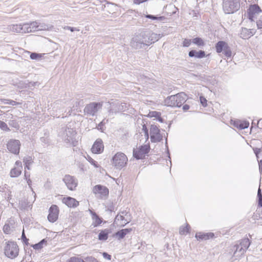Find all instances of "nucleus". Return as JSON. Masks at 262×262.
I'll list each match as a JSON object with an SVG mask.
<instances>
[{
	"instance_id": "35",
	"label": "nucleus",
	"mask_w": 262,
	"mask_h": 262,
	"mask_svg": "<svg viewBox=\"0 0 262 262\" xmlns=\"http://www.w3.org/2000/svg\"><path fill=\"white\" fill-rule=\"evenodd\" d=\"M192 42L198 46H203L205 45L203 40L200 37H196L192 40Z\"/></svg>"
},
{
	"instance_id": "49",
	"label": "nucleus",
	"mask_w": 262,
	"mask_h": 262,
	"mask_svg": "<svg viewBox=\"0 0 262 262\" xmlns=\"http://www.w3.org/2000/svg\"><path fill=\"white\" fill-rule=\"evenodd\" d=\"M21 238L23 240V241L24 242V243L26 245H28L29 239L26 237V236L25 234V233H24V230H23V232H22Z\"/></svg>"
},
{
	"instance_id": "46",
	"label": "nucleus",
	"mask_w": 262,
	"mask_h": 262,
	"mask_svg": "<svg viewBox=\"0 0 262 262\" xmlns=\"http://www.w3.org/2000/svg\"><path fill=\"white\" fill-rule=\"evenodd\" d=\"M85 262H98V261L92 256H88L85 258Z\"/></svg>"
},
{
	"instance_id": "23",
	"label": "nucleus",
	"mask_w": 262,
	"mask_h": 262,
	"mask_svg": "<svg viewBox=\"0 0 262 262\" xmlns=\"http://www.w3.org/2000/svg\"><path fill=\"white\" fill-rule=\"evenodd\" d=\"M195 237L198 240H207L214 236V234L212 232L209 233H203V232H197L195 234Z\"/></svg>"
},
{
	"instance_id": "27",
	"label": "nucleus",
	"mask_w": 262,
	"mask_h": 262,
	"mask_svg": "<svg viewBox=\"0 0 262 262\" xmlns=\"http://www.w3.org/2000/svg\"><path fill=\"white\" fill-rule=\"evenodd\" d=\"M227 45V43L223 41H220L217 42L215 46L216 52L219 53H221Z\"/></svg>"
},
{
	"instance_id": "42",
	"label": "nucleus",
	"mask_w": 262,
	"mask_h": 262,
	"mask_svg": "<svg viewBox=\"0 0 262 262\" xmlns=\"http://www.w3.org/2000/svg\"><path fill=\"white\" fill-rule=\"evenodd\" d=\"M249 123L248 121H241L240 129L247 128L249 127Z\"/></svg>"
},
{
	"instance_id": "45",
	"label": "nucleus",
	"mask_w": 262,
	"mask_h": 262,
	"mask_svg": "<svg viewBox=\"0 0 262 262\" xmlns=\"http://www.w3.org/2000/svg\"><path fill=\"white\" fill-rule=\"evenodd\" d=\"M191 42L192 40L189 39H185L183 42V46L185 47H188L191 45Z\"/></svg>"
},
{
	"instance_id": "36",
	"label": "nucleus",
	"mask_w": 262,
	"mask_h": 262,
	"mask_svg": "<svg viewBox=\"0 0 262 262\" xmlns=\"http://www.w3.org/2000/svg\"><path fill=\"white\" fill-rule=\"evenodd\" d=\"M33 162V159L30 156H26L23 159V162L25 165H31Z\"/></svg>"
},
{
	"instance_id": "30",
	"label": "nucleus",
	"mask_w": 262,
	"mask_h": 262,
	"mask_svg": "<svg viewBox=\"0 0 262 262\" xmlns=\"http://www.w3.org/2000/svg\"><path fill=\"white\" fill-rule=\"evenodd\" d=\"M149 33V41L151 42V44L154 43L155 42L158 41L160 38V35L157 34L156 33L151 32L150 31H148Z\"/></svg>"
},
{
	"instance_id": "19",
	"label": "nucleus",
	"mask_w": 262,
	"mask_h": 262,
	"mask_svg": "<svg viewBox=\"0 0 262 262\" xmlns=\"http://www.w3.org/2000/svg\"><path fill=\"white\" fill-rule=\"evenodd\" d=\"M255 33L253 29H248L246 28H242L240 31V37L244 39H248Z\"/></svg>"
},
{
	"instance_id": "22",
	"label": "nucleus",
	"mask_w": 262,
	"mask_h": 262,
	"mask_svg": "<svg viewBox=\"0 0 262 262\" xmlns=\"http://www.w3.org/2000/svg\"><path fill=\"white\" fill-rule=\"evenodd\" d=\"M90 212L92 215V219L93 220L92 225L95 227H97L101 224L102 222V219L100 217L96 212L90 210Z\"/></svg>"
},
{
	"instance_id": "12",
	"label": "nucleus",
	"mask_w": 262,
	"mask_h": 262,
	"mask_svg": "<svg viewBox=\"0 0 262 262\" xmlns=\"http://www.w3.org/2000/svg\"><path fill=\"white\" fill-rule=\"evenodd\" d=\"M150 149L149 145H144L140 146L139 148L134 149L133 156L137 159H143Z\"/></svg>"
},
{
	"instance_id": "57",
	"label": "nucleus",
	"mask_w": 262,
	"mask_h": 262,
	"mask_svg": "<svg viewBox=\"0 0 262 262\" xmlns=\"http://www.w3.org/2000/svg\"><path fill=\"white\" fill-rule=\"evenodd\" d=\"M258 164H259V170L260 171V173L262 174V160H261L259 162Z\"/></svg>"
},
{
	"instance_id": "29",
	"label": "nucleus",
	"mask_w": 262,
	"mask_h": 262,
	"mask_svg": "<svg viewBox=\"0 0 262 262\" xmlns=\"http://www.w3.org/2000/svg\"><path fill=\"white\" fill-rule=\"evenodd\" d=\"M109 233L110 231L108 229L102 230L98 235V239L100 241H106L108 238Z\"/></svg>"
},
{
	"instance_id": "52",
	"label": "nucleus",
	"mask_w": 262,
	"mask_h": 262,
	"mask_svg": "<svg viewBox=\"0 0 262 262\" xmlns=\"http://www.w3.org/2000/svg\"><path fill=\"white\" fill-rule=\"evenodd\" d=\"M241 121L240 120L234 121L233 125L237 128L240 129Z\"/></svg>"
},
{
	"instance_id": "25",
	"label": "nucleus",
	"mask_w": 262,
	"mask_h": 262,
	"mask_svg": "<svg viewBox=\"0 0 262 262\" xmlns=\"http://www.w3.org/2000/svg\"><path fill=\"white\" fill-rule=\"evenodd\" d=\"M132 230V229L131 228L123 229L115 233L114 236L118 238V239L120 240L123 238L125 237V236L129 232H130Z\"/></svg>"
},
{
	"instance_id": "13",
	"label": "nucleus",
	"mask_w": 262,
	"mask_h": 262,
	"mask_svg": "<svg viewBox=\"0 0 262 262\" xmlns=\"http://www.w3.org/2000/svg\"><path fill=\"white\" fill-rule=\"evenodd\" d=\"M130 45L133 48L138 49L143 48L145 46H149V42H147L146 40H144V42L139 34L133 37L130 42Z\"/></svg>"
},
{
	"instance_id": "18",
	"label": "nucleus",
	"mask_w": 262,
	"mask_h": 262,
	"mask_svg": "<svg viewBox=\"0 0 262 262\" xmlns=\"http://www.w3.org/2000/svg\"><path fill=\"white\" fill-rule=\"evenodd\" d=\"M104 146L101 139H98L94 142L91 150L94 154H100L103 151Z\"/></svg>"
},
{
	"instance_id": "62",
	"label": "nucleus",
	"mask_w": 262,
	"mask_h": 262,
	"mask_svg": "<svg viewBox=\"0 0 262 262\" xmlns=\"http://www.w3.org/2000/svg\"><path fill=\"white\" fill-rule=\"evenodd\" d=\"M25 165V169H28V170H30V166L31 165Z\"/></svg>"
},
{
	"instance_id": "6",
	"label": "nucleus",
	"mask_w": 262,
	"mask_h": 262,
	"mask_svg": "<svg viewBox=\"0 0 262 262\" xmlns=\"http://www.w3.org/2000/svg\"><path fill=\"white\" fill-rule=\"evenodd\" d=\"M126 108V103H121L118 100L107 102V109L110 116L117 114L119 112H124Z\"/></svg>"
},
{
	"instance_id": "39",
	"label": "nucleus",
	"mask_w": 262,
	"mask_h": 262,
	"mask_svg": "<svg viewBox=\"0 0 262 262\" xmlns=\"http://www.w3.org/2000/svg\"><path fill=\"white\" fill-rule=\"evenodd\" d=\"M224 54L225 55L228 57H230L231 56V51L227 45L226 47L225 48V49L223 50Z\"/></svg>"
},
{
	"instance_id": "33",
	"label": "nucleus",
	"mask_w": 262,
	"mask_h": 262,
	"mask_svg": "<svg viewBox=\"0 0 262 262\" xmlns=\"http://www.w3.org/2000/svg\"><path fill=\"white\" fill-rule=\"evenodd\" d=\"M140 36L142 37V40L144 42L146 40L147 42H149V46L151 45V42L149 41V33L148 31L142 32L140 33Z\"/></svg>"
},
{
	"instance_id": "26",
	"label": "nucleus",
	"mask_w": 262,
	"mask_h": 262,
	"mask_svg": "<svg viewBox=\"0 0 262 262\" xmlns=\"http://www.w3.org/2000/svg\"><path fill=\"white\" fill-rule=\"evenodd\" d=\"M189 56L190 57H196L198 58H202L205 56V53L204 51L200 50L196 51L195 50H191L188 53Z\"/></svg>"
},
{
	"instance_id": "48",
	"label": "nucleus",
	"mask_w": 262,
	"mask_h": 262,
	"mask_svg": "<svg viewBox=\"0 0 262 262\" xmlns=\"http://www.w3.org/2000/svg\"><path fill=\"white\" fill-rule=\"evenodd\" d=\"M88 161L95 167H98L99 166L98 164H97V162L95 161L94 159H93L92 158L89 157Z\"/></svg>"
},
{
	"instance_id": "2",
	"label": "nucleus",
	"mask_w": 262,
	"mask_h": 262,
	"mask_svg": "<svg viewBox=\"0 0 262 262\" xmlns=\"http://www.w3.org/2000/svg\"><path fill=\"white\" fill-rule=\"evenodd\" d=\"M250 244L248 238H244L239 241L238 243L235 245L232 249V251L233 252V256L235 259L239 258L244 254Z\"/></svg>"
},
{
	"instance_id": "20",
	"label": "nucleus",
	"mask_w": 262,
	"mask_h": 262,
	"mask_svg": "<svg viewBox=\"0 0 262 262\" xmlns=\"http://www.w3.org/2000/svg\"><path fill=\"white\" fill-rule=\"evenodd\" d=\"M38 22L33 21L31 23L24 24V29L26 33H29L31 32H35L38 31Z\"/></svg>"
},
{
	"instance_id": "16",
	"label": "nucleus",
	"mask_w": 262,
	"mask_h": 262,
	"mask_svg": "<svg viewBox=\"0 0 262 262\" xmlns=\"http://www.w3.org/2000/svg\"><path fill=\"white\" fill-rule=\"evenodd\" d=\"M93 192L95 194H99L101 198L108 194V189L105 186L97 185L93 187Z\"/></svg>"
},
{
	"instance_id": "47",
	"label": "nucleus",
	"mask_w": 262,
	"mask_h": 262,
	"mask_svg": "<svg viewBox=\"0 0 262 262\" xmlns=\"http://www.w3.org/2000/svg\"><path fill=\"white\" fill-rule=\"evenodd\" d=\"M200 102L203 106H206L207 105V100L203 96L200 97Z\"/></svg>"
},
{
	"instance_id": "21",
	"label": "nucleus",
	"mask_w": 262,
	"mask_h": 262,
	"mask_svg": "<svg viewBox=\"0 0 262 262\" xmlns=\"http://www.w3.org/2000/svg\"><path fill=\"white\" fill-rule=\"evenodd\" d=\"M62 203L69 207H76L79 205V202H78L75 199L70 196L63 198L62 199Z\"/></svg>"
},
{
	"instance_id": "60",
	"label": "nucleus",
	"mask_w": 262,
	"mask_h": 262,
	"mask_svg": "<svg viewBox=\"0 0 262 262\" xmlns=\"http://www.w3.org/2000/svg\"><path fill=\"white\" fill-rule=\"evenodd\" d=\"M257 195H258V198L260 197V196L262 195L261 194V191H260V189H259L258 190Z\"/></svg>"
},
{
	"instance_id": "50",
	"label": "nucleus",
	"mask_w": 262,
	"mask_h": 262,
	"mask_svg": "<svg viewBox=\"0 0 262 262\" xmlns=\"http://www.w3.org/2000/svg\"><path fill=\"white\" fill-rule=\"evenodd\" d=\"M4 101H9V102H5V104H10L12 105H15L18 104L17 102H16V101H15L14 100H9V99H5Z\"/></svg>"
},
{
	"instance_id": "56",
	"label": "nucleus",
	"mask_w": 262,
	"mask_h": 262,
	"mask_svg": "<svg viewBox=\"0 0 262 262\" xmlns=\"http://www.w3.org/2000/svg\"><path fill=\"white\" fill-rule=\"evenodd\" d=\"M190 106L188 104H185L184 105H183V110L184 111H186L187 110H188Z\"/></svg>"
},
{
	"instance_id": "17",
	"label": "nucleus",
	"mask_w": 262,
	"mask_h": 262,
	"mask_svg": "<svg viewBox=\"0 0 262 262\" xmlns=\"http://www.w3.org/2000/svg\"><path fill=\"white\" fill-rule=\"evenodd\" d=\"M58 215V208L55 205H52L49 209V214L48 216V219L50 222H55Z\"/></svg>"
},
{
	"instance_id": "55",
	"label": "nucleus",
	"mask_w": 262,
	"mask_h": 262,
	"mask_svg": "<svg viewBox=\"0 0 262 262\" xmlns=\"http://www.w3.org/2000/svg\"><path fill=\"white\" fill-rule=\"evenodd\" d=\"M147 0H134V3L136 4H140L141 3H144Z\"/></svg>"
},
{
	"instance_id": "9",
	"label": "nucleus",
	"mask_w": 262,
	"mask_h": 262,
	"mask_svg": "<svg viewBox=\"0 0 262 262\" xmlns=\"http://www.w3.org/2000/svg\"><path fill=\"white\" fill-rule=\"evenodd\" d=\"M131 221L129 213L126 210L120 211L116 216L114 223L121 226H124Z\"/></svg>"
},
{
	"instance_id": "44",
	"label": "nucleus",
	"mask_w": 262,
	"mask_h": 262,
	"mask_svg": "<svg viewBox=\"0 0 262 262\" xmlns=\"http://www.w3.org/2000/svg\"><path fill=\"white\" fill-rule=\"evenodd\" d=\"M142 130L144 132V136L146 140H147L149 138V135L148 132V129L147 128L145 124H143L142 125Z\"/></svg>"
},
{
	"instance_id": "34",
	"label": "nucleus",
	"mask_w": 262,
	"mask_h": 262,
	"mask_svg": "<svg viewBox=\"0 0 262 262\" xmlns=\"http://www.w3.org/2000/svg\"><path fill=\"white\" fill-rule=\"evenodd\" d=\"M145 17L149 19H151L152 20H157L159 21H163L165 19V17L163 16H158L156 15H152L151 14L145 15Z\"/></svg>"
},
{
	"instance_id": "11",
	"label": "nucleus",
	"mask_w": 262,
	"mask_h": 262,
	"mask_svg": "<svg viewBox=\"0 0 262 262\" xmlns=\"http://www.w3.org/2000/svg\"><path fill=\"white\" fill-rule=\"evenodd\" d=\"M150 141L151 142H158L163 140V136L160 134V130L159 127L155 125L152 124L150 128Z\"/></svg>"
},
{
	"instance_id": "4",
	"label": "nucleus",
	"mask_w": 262,
	"mask_h": 262,
	"mask_svg": "<svg viewBox=\"0 0 262 262\" xmlns=\"http://www.w3.org/2000/svg\"><path fill=\"white\" fill-rule=\"evenodd\" d=\"M76 135V133L73 128H66L61 134V136L66 143L76 146L78 144Z\"/></svg>"
},
{
	"instance_id": "1",
	"label": "nucleus",
	"mask_w": 262,
	"mask_h": 262,
	"mask_svg": "<svg viewBox=\"0 0 262 262\" xmlns=\"http://www.w3.org/2000/svg\"><path fill=\"white\" fill-rule=\"evenodd\" d=\"M186 100V95L183 93H179L171 95L165 99V104L170 107H180Z\"/></svg>"
},
{
	"instance_id": "64",
	"label": "nucleus",
	"mask_w": 262,
	"mask_h": 262,
	"mask_svg": "<svg viewBox=\"0 0 262 262\" xmlns=\"http://www.w3.org/2000/svg\"><path fill=\"white\" fill-rule=\"evenodd\" d=\"M70 28V26H67L64 27L63 29H65V30H69Z\"/></svg>"
},
{
	"instance_id": "14",
	"label": "nucleus",
	"mask_w": 262,
	"mask_h": 262,
	"mask_svg": "<svg viewBox=\"0 0 262 262\" xmlns=\"http://www.w3.org/2000/svg\"><path fill=\"white\" fill-rule=\"evenodd\" d=\"M8 149L14 154L17 155L19 152L20 143L18 140L11 139L8 141L7 144Z\"/></svg>"
},
{
	"instance_id": "8",
	"label": "nucleus",
	"mask_w": 262,
	"mask_h": 262,
	"mask_svg": "<svg viewBox=\"0 0 262 262\" xmlns=\"http://www.w3.org/2000/svg\"><path fill=\"white\" fill-rule=\"evenodd\" d=\"M127 162V158L122 152H117L113 158V165L117 169H121L124 167Z\"/></svg>"
},
{
	"instance_id": "40",
	"label": "nucleus",
	"mask_w": 262,
	"mask_h": 262,
	"mask_svg": "<svg viewBox=\"0 0 262 262\" xmlns=\"http://www.w3.org/2000/svg\"><path fill=\"white\" fill-rule=\"evenodd\" d=\"M188 227L189 225L187 224L185 227H181L179 230V233L180 234L183 235L188 232Z\"/></svg>"
},
{
	"instance_id": "7",
	"label": "nucleus",
	"mask_w": 262,
	"mask_h": 262,
	"mask_svg": "<svg viewBox=\"0 0 262 262\" xmlns=\"http://www.w3.org/2000/svg\"><path fill=\"white\" fill-rule=\"evenodd\" d=\"M19 249L15 242H8L6 246L4 252L5 255L8 258L13 259L18 255Z\"/></svg>"
},
{
	"instance_id": "10",
	"label": "nucleus",
	"mask_w": 262,
	"mask_h": 262,
	"mask_svg": "<svg viewBox=\"0 0 262 262\" xmlns=\"http://www.w3.org/2000/svg\"><path fill=\"white\" fill-rule=\"evenodd\" d=\"M102 107V102H91L85 106L84 112L85 114L94 116Z\"/></svg>"
},
{
	"instance_id": "41",
	"label": "nucleus",
	"mask_w": 262,
	"mask_h": 262,
	"mask_svg": "<svg viewBox=\"0 0 262 262\" xmlns=\"http://www.w3.org/2000/svg\"><path fill=\"white\" fill-rule=\"evenodd\" d=\"M0 128L5 131L9 130L7 124L3 121H0Z\"/></svg>"
},
{
	"instance_id": "51",
	"label": "nucleus",
	"mask_w": 262,
	"mask_h": 262,
	"mask_svg": "<svg viewBox=\"0 0 262 262\" xmlns=\"http://www.w3.org/2000/svg\"><path fill=\"white\" fill-rule=\"evenodd\" d=\"M3 230L5 233L8 234L10 230V227L9 226V225H5L4 226Z\"/></svg>"
},
{
	"instance_id": "5",
	"label": "nucleus",
	"mask_w": 262,
	"mask_h": 262,
	"mask_svg": "<svg viewBox=\"0 0 262 262\" xmlns=\"http://www.w3.org/2000/svg\"><path fill=\"white\" fill-rule=\"evenodd\" d=\"M241 7L240 0H223V8L226 14H232Z\"/></svg>"
},
{
	"instance_id": "37",
	"label": "nucleus",
	"mask_w": 262,
	"mask_h": 262,
	"mask_svg": "<svg viewBox=\"0 0 262 262\" xmlns=\"http://www.w3.org/2000/svg\"><path fill=\"white\" fill-rule=\"evenodd\" d=\"M108 122V120L103 119L98 125V129L103 132L105 127H104V125Z\"/></svg>"
},
{
	"instance_id": "31",
	"label": "nucleus",
	"mask_w": 262,
	"mask_h": 262,
	"mask_svg": "<svg viewBox=\"0 0 262 262\" xmlns=\"http://www.w3.org/2000/svg\"><path fill=\"white\" fill-rule=\"evenodd\" d=\"M22 169L20 167H14L11 170L10 176L13 178L18 177L21 173Z\"/></svg>"
},
{
	"instance_id": "58",
	"label": "nucleus",
	"mask_w": 262,
	"mask_h": 262,
	"mask_svg": "<svg viewBox=\"0 0 262 262\" xmlns=\"http://www.w3.org/2000/svg\"><path fill=\"white\" fill-rule=\"evenodd\" d=\"M71 32H74L75 31H79V29H77V28H74V27H70V29H69Z\"/></svg>"
},
{
	"instance_id": "24",
	"label": "nucleus",
	"mask_w": 262,
	"mask_h": 262,
	"mask_svg": "<svg viewBox=\"0 0 262 262\" xmlns=\"http://www.w3.org/2000/svg\"><path fill=\"white\" fill-rule=\"evenodd\" d=\"M24 24H15L9 26V29L16 33H25V31L24 29Z\"/></svg>"
},
{
	"instance_id": "61",
	"label": "nucleus",
	"mask_w": 262,
	"mask_h": 262,
	"mask_svg": "<svg viewBox=\"0 0 262 262\" xmlns=\"http://www.w3.org/2000/svg\"><path fill=\"white\" fill-rule=\"evenodd\" d=\"M26 180H27L28 184L29 185H30L31 184V182H32L31 180L30 179H27Z\"/></svg>"
},
{
	"instance_id": "38",
	"label": "nucleus",
	"mask_w": 262,
	"mask_h": 262,
	"mask_svg": "<svg viewBox=\"0 0 262 262\" xmlns=\"http://www.w3.org/2000/svg\"><path fill=\"white\" fill-rule=\"evenodd\" d=\"M67 262H85L83 259L77 257H71Z\"/></svg>"
},
{
	"instance_id": "43",
	"label": "nucleus",
	"mask_w": 262,
	"mask_h": 262,
	"mask_svg": "<svg viewBox=\"0 0 262 262\" xmlns=\"http://www.w3.org/2000/svg\"><path fill=\"white\" fill-rule=\"evenodd\" d=\"M41 57V54L36 53H32L30 55V58L31 59H37Z\"/></svg>"
},
{
	"instance_id": "15",
	"label": "nucleus",
	"mask_w": 262,
	"mask_h": 262,
	"mask_svg": "<svg viewBox=\"0 0 262 262\" xmlns=\"http://www.w3.org/2000/svg\"><path fill=\"white\" fill-rule=\"evenodd\" d=\"M67 187L70 190H74L77 186V180L73 176L70 175H66L63 179Z\"/></svg>"
},
{
	"instance_id": "63",
	"label": "nucleus",
	"mask_w": 262,
	"mask_h": 262,
	"mask_svg": "<svg viewBox=\"0 0 262 262\" xmlns=\"http://www.w3.org/2000/svg\"><path fill=\"white\" fill-rule=\"evenodd\" d=\"M28 176L29 177H30V174L29 173V174H28V173L25 171V177H26V179H27V177H28Z\"/></svg>"
},
{
	"instance_id": "53",
	"label": "nucleus",
	"mask_w": 262,
	"mask_h": 262,
	"mask_svg": "<svg viewBox=\"0 0 262 262\" xmlns=\"http://www.w3.org/2000/svg\"><path fill=\"white\" fill-rule=\"evenodd\" d=\"M102 255L104 258L108 259V260L111 259V255L108 254V253H107L106 252H103Z\"/></svg>"
},
{
	"instance_id": "28",
	"label": "nucleus",
	"mask_w": 262,
	"mask_h": 262,
	"mask_svg": "<svg viewBox=\"0 0 262 262\" xmlns=\"http://www.w3.org/2000/svg\"><path fill=\"white\" fill-rule=\"evenodd\" d=\"M38 31L41 30H51L53 28V26L51 25L46 24L45 23H38Z\"/></svg>"
},
{
	"instance_id": "54",
	"label": "nucleus",
	"mask_w": 262,
	"mask_h": 262,
	"mask_svg": "<svg viewBox=\"0 0 262 262\" xmlns=\"http://www.w3.org/2000/svg\"><path fill=\"white\" fill-rule=\"evenodd\" d=\"M15 167H20L21 169H23L22 164L21 162L19 161H17L15 162Z\"/></svg>"
},
{
	"instance_id": "59",
	"label": "nucleus",
	"mask_w": 262,
	"mask_h": 262,
	"mask_svg": "<svg viewBox=\"0 0 262 262\" xmlns=\"http://www.w3.org/2000/svg\"><path fill=\"white\" fill-rule=\"evenodd\" d=\"M258 204L262 207V195L260 196V197L258 199Z\"/></svg>"
},
{
	"instance_id": "32",
	"label": "nucleus",
	"mask_w": 262,
	"mask_h": 262,
	"mask_svg": "<svg viewBox=\"0 0 262 262\" xmlns=\"http://www.w3.org/2000/svg\"><path fill=\"white\" fill-rule=\"evenodd\" d=\"M47 241L46 239H42L40 242L32 246L33 248L35 250L41 249L43 245L47 244Z\"/></svg>"
},
{
	"instance_id": "3",
	"label": "nucleus",
	"mask_w": 262,
	"mask_h": 262,
	"mask_svg": "<svg viewBox=\"0 0 262 262\" xmlns=\"http://www.w3.org/2000/svg\"><path fill=\"white\" fill-rule=\"evenodd\" d=\"M261 12V10L258 5H251L247 10L248 17L251 21L256 20V25L258 29L262 28V16L257 19V16Z\"/></svg>"
}]
</instances>
